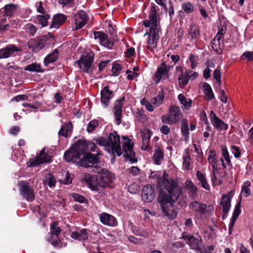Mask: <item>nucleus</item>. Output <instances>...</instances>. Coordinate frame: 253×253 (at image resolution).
<instances>
[{
    "label": "nucleus",
    "instance_id": "55",
    "mask_svg": "<svg viewBox=\"0 0 253 253\" xmlns=\"http://www.w3.org/2000/svg\"><path fill=\"white\" fill-rule=\"evenodd\" d=\"M155 1L159 5L163 6L166 12H167L168 6L171 4V0H155Z\"/></svg>",
    "mask_w": 253,
    "mask_h": 253
},
{
    "label": "nucleus",
    "instance_id": "24",
    "mask_svg": "<svg viewBox=\"0 0 253 253\" xmlns=\"http://www.w3.org/2000/svg\"><path fill=\"white\" fill-rule=\"evenodd\" d=\"M123 107L122 100H117L114 103L113 112L115 116V119L117 125H119L121 123V117L122 114V108Z\"/></svg>",
    "mask_w": 253,
    "mask_h": 253
},
{
    "label": "nucleus",
    "instance_id": "33",
    "mask_svg": "<svg viewBox=\"0 0 253 253\" xmlns=\"http://www.w3.org/2000/svg\"><path fill=\"white\" fill-rule=\"evenodd\" d=\"M64 157L66 161L70 162L74 159H79L80 156L72 146L69 151L65 152Z\"/></svg>",
    "mask_w": 253,
    "mask_h": 253
},
{
    "label": "nucleus",
    "instance_id": "51",
    "mask_svg": "<svg viewBox=\"0 0 253 253\" xmlns=\"http://www.w3.org/2000/svg\"><path fill=\"white\" fill-rule=\"evenodd\" d=\"M24 29L31 36H35L37 31V27L31 23L26 24Z\"/></svg>",
    "mask_w": 253,
    "mask_h": 253
},
{
    "label": "nucleus",
    "instance_id": "36",
    "mask_svg": "<svg viewBox=\"0 0 253 253\" xmlns=\"http://www.w3.org/2000/svg\"><path fill=\"white\" fill-rule=\"evenodd\" d=\"M50 16L47 14H44L43 15H38L35 19V22L42 27L47 25V20L49 19Z\"/></svg>",
    "mask_w": 253,
    "mask_h": 253
},
{
    "label": "nucleus",
    "instance_id": "10",
    "mask_svg": "<svg viewBox=\"0 0 253 253\" xmlns=\"http://www.w3.org/2000/svg\"><path fill=\"white\" fill-rule=\"evenodd\" d=\"M89 19L88 15L84 10H80L74 15L75 24V30L81 29L87 23Z\"/></svg>",
    "mask_w": 253,
    "mask_h": 253
},
{
    "label": "nucleus",
    "instance_id": "11",
    "mask_svg": "<svg viewBox=\"0 0 253 253\" xmlns=\"http://www.w3.org/2000/svg\"><path fill=\"white\" fill-rule=\"evenodd\" d=\"M189 210L195 213L196 216L201 217L207 211V206L198 201H193L189 205Z\"/></svg>",
    "mask_w": 253,
    "mask_h": 253
},
{
    "label": "nucleus",
    "instance_id": "4",
    "mask_svg": "<svg viewBox=\"0 0 253 253\" xmlns=\"http://www.w3.org/2000/svg\"><path fill=\"white\" fill-rule=\"evenodd\" d=\"M92 171L97 173L99 186L100 187H106L109 183L113 182L115 179L114 175L110 171L99 167H94Z\"/></svg>",
    "mask_w": 253,
    "mask_h": 253
},
{
    "label": "nucleus",
    "instance_id": "46",
    "mask_svg": "<svg viewBox=\"0 0 253 253\" xmlns=\"http://www.w3.org/2000/svg\"><path fill=\"white\" fill-rule=\"evenodd\" d=\"M181 8L185 13L190 14L194 11L195 7L191 2L186 1L182 4Z\"/></svg>",
    "mask_w": 253,
    "mask_h": 253
},
{
    "label": "nucleus",
    "instance_id": "26",
    "mask_svg": "<svg viewBox=\"0 0 253 253\" xmlns=\"http://www.w3.org/2000/svg\"><path fill=\"white\" fill-rule=\"evenodd\" d=\"M72 147L80 157L85 151L87 150L88 142L85 140H79Z\"/></svg>",
    "mask_w": 253,
    "mask_h": 253
},
{
    "label": "nucleus",
    "instance_id": "28",
    "mask_svg": "<svg viewBox=\"0 0 253 253\" xmlns=\"http://www.w3.org/2000/svg\"><path fill=\"white\" fill-rule=\"evenodd\" d=\"M241 205L239 203L237 204L235 207L234 210L232 218H231L230 222L229 224V232L230 234L231 233V231L233 229L235 221L237 220L238 216L241 213Z\"/></svg>",
    "mask_w": 253,
    "mask_h": 253
},
{
    "label": "nucleus",
    "instance_id": "2",
    "mask_svg": "<svg viewBox=\"0 0 253 253\" xmlns=\"http://www.w3.org/2000/svg\"><path fill=\"white\" fill-rule=\"evenodd\" d=\"M122 147L120 145V137L114 131L109 133L107 138L103 137L94 139L95 143L104 147V149L111 155L120 156L124 153L126 160L131 163L136 162L133 151V142L126 136L122 137Z\"/></svg>",
    "mask_w": 253,
    "mask_h": 253
},
{
    "label": "nucleus",
    "instance_id": "22",
    "mask_svg": "<svg viewBox=\"0 0 253 253\" xmlns=\"http://www.w3.org/2000/svg\"><path fill=\"white\" fill-rule=\"evenodd\" d=\"M142 199L145 202H150L155 197L154 190L151 185L144 186L142 191Z\"/></svg>",
    "mask_w": 253,
    "mask_h": 253
},
{
    "label": "nucleus",
    "instance_id": "56",
    "mask_svg": "<svg viewBox=\"0 0 253 253\" xmlns=\"http://www.w3.org/2000/svg\"><path fill=\"white\" fill-rule=\"evenodd\" d=\"M218 169H216L215 171H213V170H212V173L211 174V180L213 186L220 184V180L217 179L216 176V173H218Z\"/></svg>",
    "mask_w": 253,
    "mask_h": 253
},
{
    "label": "nucleus",
    "instance_id": "49",
    "mask_svg": "<svg viewBox=\"0 0 253 253\" xmlns=\"http://www.w3.org/2000/svg\"><path fill=\"white\" fill-rule=\"evenodd\" d=\"M24 70L30 72H42L41 66L40 64L34 63L26 66Z\"/></svg>",
    "mask_w": 253,
    "mask_h": 253
},
{
    "label": "nucleus",
    "instance_id": "21",
    "mask_svg": "<svg viewBox=\"0 0 253 253\" xmlns=\"http://www.w3.org/2000/svg\"><path fill=\"white\" fill-rule=\"evenodd\" d=\"M99 218L101 223L109 226H115L117 225L116 218L109 213L102 212L99 215Z\"/></svg>",
    "mask_w": 253,
    "mask_h": 253
},
{
    "label": "nucleus",
    "instance_id": "41",
    "mask_svg": "<svg viewBox=\"0 0 253 253\" xmlns=\"http://www.w3.org/2000/svg\"><path fill=\"white\" fill-rule=\"evenodd\" d=\"M204 92L207 97V99L211 100L214 97L212 88L211 85L207 83L203 84Z\"/></svg>",
    "mask_w": 253,
    "mask_h": 253
},
{
    "label": "nucleus",
    "instance_id": "31",
    "mask_svg": "<svg viewBox=\"0 0 253 253\" xmlns=\"http://www.w3.org/2000/svg\"><path fill=\"white\" fill-rule=\"evenodd\" d=\"M231 199L227 195H223L222 196L221 205L222 206L223 213L226 214L230 210L231 207Z\"/></svg>",
    "mask_w": 253,
    "mask_h": 253
},
{
    "label": "nucleus",
    "instance_id": "34",
    "mask_svg": "<svg viewBox=\"0 0 253 253\" xmlns=\"http://www.w3.org/2000/svg\"><path fill=\"white\" fill-rule=\"evenodd\" d=\"M178 99L180 103L181 107L185 110H189L191 107L192 100L187 98L182 94L178 95Z\"/></svg>",
    "mask_w": 253,
    "mask_h": 253
},
{
    "label": "nucleus",
    "instance_id": "29",
    "mask_svg": "<svg viewBox=\"0 0 253 253\" xmlns=\"http://www.w3.org/2000/svg\"><path fill=\"white\" fill-rule=\"evenodd\" d=\"M66 17L63 14L55 15L53 18L50 28L57 29L66 20Z\"/></svg>",
    "mask_w": 253,
    "mask_h": 253
},
{
    "label": "nucleus",
    "instance_id": "20",
    "mask_svg": "<svg viewBox=\"0 0 253 253\" xmlns=\"http://www.w3.org/2000/svg\"><path fill=\"white\" fill-rule=\"evenodd\" d=\"M89 231L86 229H77L71 232V237L75 240L84 241L87 240L89 235Z\"/></svg>",
    "mask_w": 253,
    "mask_h": 253
},
{
    "label": "nucleus",
    "instance_id": "25",
    "mask_svg": "<svg viewBox=\"0 0 253 253\" xmlns=\"http://www.w3.org/2000/svg\"><path fill=\"white\" fill-rule=\"evenodd\" d=\"M220 160L223 168H225L227 165H231L230 157L227 148L225 146H222L221 147V157Z\"/></svg>",
    "mask_w": 253,
    "mask_h": 253
},
{
    "label": "nucleus",
    "instance_id": "54",
    "mask_svg": "<svg viewBox=\"0 0 253 253\" xmlns=\"http://www.w3.org/2000/svg\"><path fill=\"white\" fill-rule=\"evenodd\" d=\"M164 95L163 94H159L158 96L153 98L151 99V103L156 107H158L161 105L163 102Z\"/></svg>",
    "mask_w": 253,
    "mask_h": 253
},
{
    "label": "nucleus",
    "instance_id": "23",
    "mask_svg": "<svg viewBox=\"0 0 253 253\" xmlns=\"http://www.w3.org/2000/svg\"><path fill=\"white\" fill-rule=\"evenodd\" d=\"M211 115H212L211 119V123L214 127L220 130H227L228 128L227 124L224 123L221 120H220L214 113L211 111Z\"/></svg>",
    "mask_w": 253,
    "mask_h": 253
},
{
    "label": "nucleus",
    "instance_id": "59",
    "mask_svg": "<svg viewBox=\"0 0 253 253\" xmlns=\"http://www.w3.org/2000/svg\"><path fill=\"white\" fill-rule=\"evenodd\" d=\"M188 60L191 63V68L194 69L197 65V58L192 53L189 55Z\"/></svg>",
    "mask_w": 253,
    "mask_h": 253
},
{
    "label": "nucleus",
    "instance_id": "44",
    "mask_svg": "<svg viewBox=\"0 0 253 253\" xmlns=\"http://www.w3.org/2000/svg\"><path fill=\"white\" fill-rule=\"evenodd\" d=\"M181 130L182 134L187 139L189 137V130L188 121L186 119L181 120Z\"/></svg>",
    "mask_w": 253,
    "mask_h": 253
},
{
    "label": "nucleus",
    "instance_id": "45",
    "mask_svg": "<svg viewBox=\"0 0 253 253\" xmlns=\"http://www.w3.org/2000/svg\"><path fill=\"white\" fill-rule=\"evenodd\" d=\"M185 185L187 189L189 191L192 196H195L197 193V188L193 184V182L188 179L185 182Z\"/></svg>",
    "mask_w": 253,
    "mask_h": 253
},
{
    "label": "nucleus",
    "instance_id": "42",
    "mask_svg": "<svg viewBox=\"0 0 253 253\" xmlns=\"http://www.w3.org/2000/svg\"><path fill=\"white\" fill-rule=\"evenodd\" d=\"M169 114L178 121L181 114L179 107L174 105L170 106L169 108Z\"/></svg>",
    "mask_w": 253,
    "mask_h": 253
},
{
    "label": "nucleus",
    "instance_id": "13",
    "mask_svg": "<svg viewBox=\"0 0 253 253\" xmlns=\"http://www.w3.org/2000/svg\"><path fill=\"white\" fill-rule=\"evenodd\" d=\"M95 39L98 40L99 42L104 47L111 49L114 45L113 42L111 41L104 33L101 32L94 33Z\"/></svg>",
    "mask_w": 253,
    "mask_h": 253
},
{
    "label": "nucleus",
    "instance_id": "32",
    "mask_svg": "<svg viewBox=\"0 0 253 253\" xmlns=\"http://www.w3.org/2000/svg\"><path fill=\"white\" fill-rule=\"evenodd\" d=\"M221 39L214 37L211 42V47L216 53L220 54L224 47V43Z\"/></svg>",
    "mask_w": 253,
    "mask_h": 253
},
{
    "label": "nucleus",
    "instance_id": "27",
    "mask_svg": "<svg viewBox=\"0 0 253 253\" xmlns=\"http://www.w3.org/2000/svg\"><path fill=\"white\" fill-rule=\"evenodd\" d=\"M208 161L212 167L213 171L218 169V160L215 151L214 150H210L209 152Z\"/></svg>",
    "mask_w": 253,
    "mask_h": 253
},
{
    "label": "nucleus",
    "instance_id": "53",
    "mask_svg": "<svg viewBox=\"0 0 253 253\" xmlns=\"http://www.w3.org/2000/svg\"><path fill=\"white\" fill-rule=\"evenodd\" d=\"M98 121L93 120L89 122L87 126V131L89 133L92 132L98 126Z\"/></svg>",
    "mask_w": 253,
    "mask_h": 253
},
{
    "label": "nucleus",
    "instance_id": "52",
    "mask_svg": "<svg viewBox=\"0 0 253 253\" xmlns=\"http://www.w3.org/2000/svg\"><path fill=\"white\" fill-rule=\"evenodd\" d=\"M178 80L180 87H183L188 84L189 80L185 73L184 74L179 75Z\"/></svg>",
    "mask_w": 253,
    "mask_h": 253
},
{
    "label": "nucleus",
    "instance_id": "17",
    "mask_svg": "<svg viewBox=\"0 0 253 253\" xmlns=\"http://www.w3.org/2000/svg\"><path fill=\"white\" fill-rule=\"evenodd\" d=\"M101 102L103 107L108 106L110 99L113 97V92L109 89L108 86L103 87L101 91Z\"/></svg>",
    "mask_w": 253,
    "mask_h": 253
},
{
    "label": "nucleus",
    "instance_id": "39",
    "mask_svg": "<svg viewBox=\"0 0 253 253\" xmlns=\"http://www.w3.org/2000/svg\"><path fill=\"white\" fill-rule=\"evenodd\" d=\"M251 182L249 180L244 181L242 185L241 194L245 197H248L250 196L251 191L250 189Z\"/></svg>",
    "mask_w": 253,
    "mask_h": 253
},
{
    "label": "nucleus",
    "instance_id": "48",
    "mask_svg": "<svg viewBox=\"0 0 253 253\" xmlns=\"http://www.w3.org/2000/svg\"><path fill=\"white\" fill-rule=\"evenodd\" d=\"M188 34L192 39H197L199 37V32L196 25L193 24L190 25Z\"/></svg>",
    "mask_w": 253,
    "mask_h": 253
},
{
    "label": "nucleus",
    "instance_id": "19",
    "mask_svg": "<svg viewBox=\"0 0 253 253\" xmlns=\"http://www.w3.org/2000/svg\"><path fill=\"white\" fill-rule=\"evenodd\" d=\"M164 153L162 145L159 144L155 145L153 156L154 163L157 165H160L164 159Z\"/></svg>",
    "mask_w": 253,
    "mask_h": 253
},
{
    "label": "nucleus",
    "instance_id": "7",
    "mask_svg": "<svg viewBox=\"0 0 253 253\" xmlns=\"http://www.w3.org/2000/svg\"><path fill=\"white\" fill-rule=\"evenodd\" d=\"M19 191L23 197L29 202H32L35 199V194L33 189L27 182L23 181H20Z\"/></svg>",
    "mask_w": 253,
    "mask_h": 253
},
{
    "label": "nucleus",
    "instance_id": "64",
    "mask_svg": "<svg viewBox=\"0 0 253 253\" xmlns=\"http://www.w3.org/2000/svg\"><path fill=\"white\" fill-rule=\"evenodd\" d=\"M122 69V67L119 64H114L112 66V72L114 76L118 75Z\"/></svg>",
    "mask_w": 253,
    "mask_h": 253
},
{
    "label": "nucleus",
    "instance_id": "9",
    "mask_svg": "<svg viewBox=\"0 0 253 253\" xmlns=\"http://www.w3.org/2000/svg\"><path fill=\"white\" fill-rule=\"evenodd\" d=\"M61 230L58 224L56 222H53L50 225V233L49 236L46 237V240L50 241L54 246H58L60 244V241L58 239V235Z\"/></svg>",
    "mask_w": 253,
    "mask_h": 253
},
{
    "label": "nucleus",
    "instance_id": "62",
    "mask_svg": "<svg viewBox=\"0 0 253 253\" xmlns=\"http://www.w3.org/2000/svg\"><path fill=\"white\" fill-rule=\"evenodd\" d=\"M72 196H73V199L75 201H76L79 203H85L86 201V200L84 196H81L79 194H77V193L73 194Z\"/></svg>",
    "mask_w": 253,
    "mask_h": 253
},
{
    "label": "nucleus",
    "instance_id": "60",
    "mask_svg": "<svg viewBox=\"0 0 253 253\" xmlns=\"http://www.w3.org/2000/svg\"><path fill=\"white\" fill-rule=\"evenodd\" d=\"M230 150L236 158H239L241 157V152L238 146H232Z\"/></svg>",
    "mask_w": 253,
    "mask_h": 253
},
{
    "label": "nucleus",
    "instance_id": "30",
    "mask_svg": "<svg viewBox=\"0 0 253 253\" xmlns=\"http://www.w3.org/2000/svg\"><path fill=\"white\" fill-rule=\"evenodd\" d=\"M73 125L71 122L65 123L58 132L59 135L67 137L72 131Z\"/></svg>",
    "mask_w": 253,
    "mask_h": 253
},
{
    "label": "nucleus",
    "instance_id": "16",
    "mask_svg": "<svg viewBox=\"0 0 253 253\" xmlns=\"http://www.w3.org/2000/svg\"><path fill=\"white\" fill-rule=\"evenodd\" d=\"M47 43V38L42 37L31 40L29 42V46H31L34 51L37 52L44 47Z\"/></svg>",
    "mask_w": 253,
    "mask_h": 253
},
{
    "label": "nucleus",
    "instance_id": "14",
    "mask_svg": "<svg viewBox=\"0 0 253 253\" xmlns=\"http://www.w3.org/2000/svg\"><path fill=\"white\" fill-rule=\"evenodd\" d=\"M169 67L164 62L161 64L155 75L154 79L157 83H159L161 80H165L169 77Z\"/></svg>",
    "mask_w": 253,
    "mask_h": 253
},
{
    "label": "nucleus",
    "instance_id": "5",
    "mask_svg": "<svg viewBox=\"0 0 253 253\" xmlns=\"http://www.w3.org/2000/svg\"><path fill=\"white\" fill-rule=\"evenodd\" d=\"M93 61V55L91 53H84L80 59L76 62L80 69L84 72L89 73L91 71L92 64Z\"/></svg>",
    "mask_w": 253,
    "mask_h": 253
},
{
    "label": "nucleus",
    "instance_id": "15",
    "mask_svg": "<svg viewBox=\"0 0 253 253\" xmlns=\"http://www.w3.org/2000/svg\"><path fill=\"white\" fill-rule=\"evenodd\" d=\"M45 151V148H44L41 151L39 155L31 163L30 166L36 167L44 163L50 162L51 157Z\"/></svg>",
    "mask_w": 253,
    "mask_h": 253
},
{
    "label": "nucleus",
    "instance_id": "35",
    "mask_svg": "<svg viewBox=\"0 0 253 253\" xmlns=\"http://www.w3.org/2000/svg\"><path fill=\"white\" fill-rule=\"evenodd\" d=\"M196 176L200 182L202 187L205 190H209L210 185L208 184L205 174L202 173L200 170H198L196 172Z\"/></svg>",
    "mask_w": 253,
    "mask_h": 253
},
{
    "label": "nucleus",
    "instance_id": "50",
    "mask_svg": "<svg viewBox=\"0 0 253 253\" xmlns=\"http://www.w3.org/2000/svg\"><path fill=\"white\" fill-rule=\"evenodd\" d=\"M162 121L163 123L168 125H173L177 122L170 114L163 115L162 116Z\"/></svg>",
    "mask_w": 253,
    "mask_h": 253
},
{
    "label": "nucleus",
    "instance_id": "40",
    "mask_svg": "<svg viewBox=\"0 0 253 253\" xmlns=\"http://www.w3.org/2000/svg\"><path fill=\"white\" fill-rule=\"evenodd\" d=\"M17 10V6L13 4L6 5L4 7V15L11 17Z\"/></svg>",
    "mask_w": 253,
    "mask_h": 253
},
{
    "label": "nucleus",
    "instance_id": "57",
    "mask_svg": "<svg viewBox=\"0 0 253 253\" xmlns=\"http://www.w3.org/2000/svg\"><path fill=\"white\" fill-rule=\"evenodd\" d=\"M193 146L194 147V151L196 152L197 155V160L198 161H202L204 157L203 153L202 151L201 147L200 146H198L196 144H193Z\"/></svg>",
    "mask_w": 253,
    "mask_h": 253
},
{
    "label": "nucleus",
    "instance_id": "8",
    "mask_svg": "<svg viewBox=\"0 0 253 253\" xmlns=\"http://www.w3.org/2000/svg\"><path fill=\"white\" fill-rule=\"evenodd\" d=\"M98 157L97 155H94L91 153H87L84 155L80 160L79 163L81 167L85 168H91L92 170L95 167H98Z\"/></svg>",
    "mask_w": 253,
    "mask_h": 253
},
{
    "label": "nucleus",
    "instance_id": "12",
    "mask_svg": "<svg viewBox=\"0 0 253 253\" xmlns=\"http://www.w3.org/2000/svg\"><path fill=\"white\" fill-rule=\"evenodd\" d=\"M84 181L92 190H97L99 186L98 176L89 173H85L83 177Z\"/></svg>",
    "mask_w": 253,
    "mask_h": 253
},
{
    "label": "nucleus",
    "instance_id": "47",
    "mask_svg": "<svg viewBox=\"0 0 253 253\" xmlns=\"http://www.w3.org/2000/svg\"><path fill=\"white\" fill-rule=\"evenodd\" d=\"M10 24H7L0 28V29L2 30H7L8 28L10 27H11L13 28H18L20 26V21L18 19H11L10 21Z\"/></svg>",
    "mask_w": 253,
    "mask_h": 253
},
{
    "label": "nucleus",
    "instance_id": "1",
    "mask_svg": "<svg viewBox=\"0 0 253 253\" xmlns=\"http://www.w3.org/2000/svg\"><path fill=\"white\" fill-rule=\"evenodd\" d=\"M161 189L158 197L164 216L173 219L177 215L178 209L174 204L182 194V189L177 183L172 180L163 178L159 182Z\"/></svg>",
    "mask_w": 253,
    "mask_h": 253
},
{
    "label": "nucleus",
    "instance_id": "43",
    "mask_svg": "<svg viewBox=\"0 0 253 253\" xmlns=\"http://www.w3.org/2000/svg\"><path fill=\"white\" fill-rule=\"evenodd\" d=\"M43 182L45 184H47L50 187L55 186L56 184V180L54 176L50 172H47L45 174Z\"/></svg>",
    "mask_w": 253,
    "mask_h": 253
},
{
    "label": "nucleus",
    "instance_id": "18",
    "mask_svg": "<svg viewBox=\"0 0 253 253\" xmlns=\"http://www.w3.org/2000/svg\"><path fill=\"white\" fill-rule=\"evenodd\" d=\"M183 238L193 249H198L201 245L202 239L200 237L196 238L193 235L188 234L183 235Z\"/></svg>",
    "mask_w": 253,
    "mask_h": 253
},
{
    "label": "nucleus",
    "instance_id": "38",
    "mask_svg": "<svg viewBox=\"0 0 253 253\" xmlns=\"http://www.w3.org/2000/svg\"><path fill=\"white\" fill-rule=\"evenodd\" d=\"M58 57V51L57 49L51 53L46 56L44 59V62L45 65L50 64L51 62H55Z\"/></svg>",
    "mask_w": 253,
    "mask_h": 253
},
{
    "label": "nucleus",
    "instance_id": "6",
    "mask_svg": "<svg viewBox=\"0 0 253 253\" xmlns=\"http://www.w3.org/2000/svg\"><path fill=\"white\" fill-rule=\"evenodd\" d=\"M22 50L20 46L14 44H9L0 49V59L8 58L11 56H15Z\"/></svg>",
    "mask_w": 253,
    "mask_h": 253
},
{
    "label": "nucleus",
    "instance_id": "61",
    "mask_svg": "<svg viewBox=\"0 0 253 253\" xmlns=\"http://www.w3.org/2000/svg\"><path fill=\"white\" fill-rule=\"evenodd\" d=\"M226 33V28L224 27H222L220 28H218V31L215 36V38L217 39L222 40L224 38V35Z\"/></svg>",
    "mask_w": 253,
    "mask_h": 253
},
{
    "label": "nucleus",
    "instance_id": "58",
    "mask_svg": "<svg viewBox=\"0 0 253 253\" xmlns=\"http://www.w3.org/2000/svg\"><path fill=\"white\" fill-rule=\"evenodd\" d=\"M133 232L138 236H142L144 237H147L149 234L147 232L143 230L138 228L137 227H135L133 228Z\"/></svg>",
    "mask_w": 253,
    "mask_h": 253
},
{
    "label": "nucleus",
    "instance_id": "63",
    "mask_svg": "<svg viewBox=\"0 0 253 253\" xmlns=\"http://www.w3.org/2000/svg\"><path fill=\"white\" fill-rule=\"evenodd\" d=\"M241 58L242 59H247L248 61H252L253 60V51H246L242 55Z\"/></svg>",
    "mask_w": 253,
    "mask_h": 253
},
{
    "label": "nucleus",
    "instance_id": "3",
    "mask_svg": "<svg viewBox=\"0 0 253 253\" xmlns=\"http://www.w3.org/2000/svg\"><path fill=\"white\" fill-rule=\"evenodd\" d=\"M156 8V5H152L149 12V20L143 21V25L146 27L150 28L149 32H146L144 37L148 36L147 47L151 50L156 47L159 38L160 28L158 26Z\"/></svg>",
    "mask_w": 253,
    "mask_h": 253
},
{
    "label": "nucleus",
    "instance_id": "37",
    "mask_svg": "<svg viewBox=\"0 0 253 253\" xmlns=\"http://www.w3.org/2000/svg\"><path fill=\"white\" fill-rule=\"evenodd\" d=\"M184 154L185 155H184L182 157V166L183 167L186 169H190V162L191 159L188 149H185Z\"/></svg>",
    "mask_w": 253,
    "mask_h": 253
}]
</instances>
